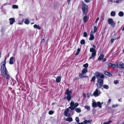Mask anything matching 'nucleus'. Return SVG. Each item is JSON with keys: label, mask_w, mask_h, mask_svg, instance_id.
Returning <instances> with one entry per match:
<instances>
[{"label": "nucleus", "mask_w": 124, "mask_h": 124, "mask_svg": "<svg viewBox=\"0 0 124 124\" xmlns=\"http://www.w3.org/2000/svg\"><path fill=\"white\" fill-rule=\"evenodd\" d=\"M7 58L6 57L4 61L1 63V73L3 77L5 78L8 81L10 78V76L8 74V71L6 67V61Z\"/></svg>", "instance_id": "nucleus-1"}, {"label": "nucleus", "mask_w": 124, "mask_h": 124, "mask_svg": "<svg viewBox=\"0 0 124 124\" xmlns=\"http://www.w3.org/2000/svg\"><path fill=\"white\" fill-rule=\"evenodd\" d=\"M88 6L83 2L82 4V10L83 15L87 14L88 10Z\"/></svg>", "instance_id": "nucleus-2"}, {"label": "nucleus", "mask_w": 124, "mask_h": 124, "mask_svg": "<svg viewBox=\"0 0 124 124\" xmlns=\"http://www.w3.org/2000/svg\"><path fill=\"white\" fill-rule=\"evenodd\" d=\"M98 80L97 82L96 85L99 88H101L103 85V79H100Z\"/></svg>", "instance_id": "nucleus-3"}, {"label": "nucleus", "mask_w": 124, "mask_h": 124, "mask_svg": "<svg viewBox=\"0 0 124 124\" xmlns=\"http://www.w3.org/2000/svg\"><path fill=\"white\" fill-rule=\"evenodd\" d=\"M95 75L97 80L103 79L104 77L103 75L99 72H96Z\"/></svg>", "instance_id": "nucleus-4"}, {"label": "nucleus", "mask_w": 124, "mask_h": 124, "mask_svg": "<svg viewBox=\"0 0 124 124\" xmlns=\"http://www.w3.org/2000/svg\"><path fill=\"white\" fill-rule=\"evenodd\" d=\"M101 93V92L99 89H96L93 93V95L94 97H96L99 96Z\"/></svg>", "instance_id": "nucleus-5"}, {"label": "nucleus", "mask_w": 124, "mask_h": 124, "mask_svg": "<svg viewBox=\"0 0 124 124\" xmlns=\"http://www.w3.org/2000/svg\"><path fill=\"white\" fill-rule=\"evenodd\" d=\"M108 23L110 24L111 26L114 27L115 26L116 22L114 21L111 18L108 19Z\"/></svg>", "instance_id": "nucleus-6"}, {"label": "nucleus", "mask_w": 124, "mask_h": 124, "mask_svg": "<svg viewBox=\"0 0 124 124\" xmlns=\"http://www.w3.org/2000/svg\"><path fill=\"white\" fill-rule=\"evenodd\" d=\"M70 111H71L68 108H67L64 111V115L66 116H68V117H70L71 116V115L70 113H68Z\"/></svg>", "instance_id": "nucleus-7"}, {"label": "nucleus", "mask_w": 124, "mask_h": 124, "mask_svg": "<svg viewBox=\"0 0 124 124\" xmlns=\"http://www.w3.org/2000/svg\"><path fill=\"white\" fill-rule=\"evenodd\" d=\"M108 66L109 68H116V64L109 63L108 64Z\"/></svg>", "instance_id": "nucleus-8"}, {"label": "nucleus", "mask_w": 124, "mask_h": 124, "mask_svg": "<svg viewBox=\"0 0 124 124\" xmlns=\"http://www.w3.org/2000/svg\"><path fill=\"white\" fill-rule=\"evenodd\" d=\"M15 61L14 57H11L9 59V63L10 64H12L14 63Z\"/></svg>", "instance_id": "nucleus-9"}, {"label": "nucleus", "mask_w": 124, "mask_h": 124, "mask_svg": "<svg viewBox=\"0 0 124 124\" xmlns=\"http://www.w3.org/2000/svg\"><path fill=\"white\" fill-rule=\"evenodd\" d=\"M90 37L89 39V40H93L94 39V37L92 31H91V32L90 34Z\"/></svg>", "instance_id": "nucleus-10"}, {"label": "nucleus", "mask_w": 124, "mask_h": 124, "mask_svg": "<svg viewBox=\"0 0 124 124\" xmlns=\"http://www.w3.org/2000/svg\"><path fill=\"white\" fill-rule=\"evenodd\" d=\"M10 21V24L11 25L13 24L15 22V20L14 18H11L9 19Z\"/></svg>", "instance_id": "nucleus-11"}, {"label": "nucleus", "mask_w": 124, "mask_h": 124, "mask_svg": "<svg viewBox=\"0 0 124 124\" xmlns=\"http://www.w3.org/2000/svg\"><path fill=\"white\" fill-rule=\"evenodd\" d=\"M71 93V91L69 90L68 89H67L66 90V91L65 92V94H66L67 95H70Z\"/></svg>", "instance_id": "nucleus-12"}, {"label": "nucleus", "mask_w": 124, "mask_h": 124, "mask_svg": "<svg viewBox=\"0 0 124 124\" xmlns=\"http://www.w3.org/2000/svg\"><path fill=\"white\" fill-rule=\"evenodd\" d=\"M90 51L91 52H92V53H95L96 54V51L95 49L93 48H91L90 49Z\"/></svg>", "instance_id": "nucleus-13"}, {"label": "nucleus", "mask_w": 124, "mask_h": 124, "mask_svg": "<svg viewBox=\"0 0 124 124\" xmlns=\"http://www.w3.org/2000/svg\"><path fill=\"white\" fill-rule=\"evenodd\" d=\"M71 98V95H67L66 97H65L64 98V99H67L68 101H70Z\"/></svg>", "instance_id": "nucleus-14"}, {"label": "nucleus", "mask_w": 124, "mask_h": 124, "mask_svg": "<svg viewBox=\"0 0 124 124\" xmlns=\"http://www.w3.org/2000/svg\"><path fill=\"white\" fill-rule=\"evenodd\" d=\"M61 77L60 76H58L56 78V81L58 83L60 82L61 81Z\"/></svg>", "instance_id": "nucleus-15"}, {"label": "nucleus", "mask_w": 124, "mask_h": 124, "mask_svg": "<svg viewBox=\"0 0 124 124\" xmlns=\"http://www.w3.org/2000/svg\"><path fill=\"white\" fill-rule=\"evenodd\" d=\"M64 119L66 121H68L69 122H71L73 121L72 118L70 117H68V118H66L65 119Z\"/></svg>", "instance_id": "nucleus-16"}, {"label": "nucleus", "mask_w": 124, "mask_h": 124, "mask_svg": "<svg viewBox=\"0 0 124 124\" xmlns=\"http://www.w3.org/2000/svg\"><path fill=\"white\" fill-rule=\"evenodd\" d=\"M96 54L95 53H92L91 54V56L90 57L89 59V60H90L92 59H93L95 57Z\"/></svg>", "instance_id": "nucleus-17"}, {"label": "nucleus", "mask_w": 124, "mask_h": 124, "mask_svg": "<svg viewBox=\"0 0 124 124\" xmlns=\"http://www.w3.org/2000/svg\"><path fill=\"white\" fill-rule=\"evenodd\" d=\"M87 72V68H85L82 71V73L83 74H85Z\"/></svg>", "instance_id": "nucleus-18"}, {"label": "nucleus", "mask_w": 124, "mask_h": 124, "mask_svg": "<svg viewBox=\"0 0 124 124\" xmlns=\"http://www.w3.org/2000/svg\"><path fill=\"white\" fill-rule=\"evenodd\" d=\"M103 102L101 103L99 101L98 102H97V105L98 107L100 108H101L102 107L101 105L102 104Z\"/></svg>", "instance_id": "nucleus-19"}, {"label": "nucleus", "mask_w": 124, "mask_h": 124, "mask_svg": "<svg viewBox=\"0 0 124 124\" xmlns=\"http://www.w3.org/2000/svg\"><path fill=\"white\" fill-rule=\"evenodd\" d=\"M33 27L35 28H37L38 29H40L41 27H40L39 25H37L36 24H35L33 26Z\"/></svg>", "instance_id": "nucleus-20"}, {"label": "nucleus", "mask_w": 124, "mask_h": 124, "mask_svg": "<svg viewBox=\"0 0 124 124\" xmlns=\"http://www.w3.org/2000/svg\"><path fill=\"white\" fill-rule=\"evenodd\" d=\"M104 73L105 75H108L109 77H110L111 75V73L106 71H104Z\"/></svg>", "instance_id": "nucleus-21"}, {"label": "nucleus", "mask_w": 124, "mask_h": 124, "mask_svg": "<svg viewBox=\"0 0 124 124\" xmlns=\"http://www.w3.org/2000/svg\"><path fill=\"white\" fill-rule=\"evenodd\" d=\"M94 102L93 101V102L92 103V106L93 107H96L97 106V103H96L95 101H94Z\"/></svg>", "instance_id": "nucleus-22"}, {"label": "nucleus", "mask_w": 124, "mask_h": 124, "mask_svg": "<svg viewBox=\"0 0 124 124\" xmlns=\"http://www.w3.org/2000/svg\"><path fill=\"white\" fill-rule=\"evenodd\" d=\"M92 121V120L91 119H89L88 120H86L85 121V124H86L87 123H91Z\"/></svg>", "instance_id": "nucleus-23"}, {"label": "nucleus", "mask_w": 124, "mask_h": 124, "mask_svg": "<svg viewBox=\"0 0 124 124\" xmlns=\"http://www.w3.org/2000/svg\"><path fill=\"white\" fill-rule=\"evenodd\" d=\"M88 18L87 16H85L83 18V19L84 22H86L87 21Z\"/></svg>", "instance_id": "nucleus-24"}, {"label": "nucleus", "mask_w": 124, "mask_h": 124, "mask_svg": "<svg viewBox=\"0 0 124 124\" xmlns=\"http://www.w3.org/2000/svg\"><path fill=\"white\" fill-rule=\"evenodd\" d=\"M118 15L119 16L122 17L124 16V14L123 12L120 11L119 12Z\"/></svg>", "instance_id": "nucleus-25"}, {"label": "nucleus", "mask_w": 124, "mask_h": 124, "mask_svg": "<svg viewBox=\"0 0 124 124\" xmlns=\"http://www.w3.org/2000/svg\"><path fill=\"white\" fill-rule=\"evenodd\" d=\"M121 63H117L116 64V68H121Z\"/></svg>", "instance_id": "nucleus-26"}, {"label": "nucleus", "mask_w": 124, "mask_h": 124, "mask_svg": "<svg viewBox=\"0 0 124 124\" xmlns=\"http://www.w3.org/2000/svg\"><path fill=\"white\" fill-rule=\"evenodd\" d=\"M80 49L79 48H78L77 49V52H76V53L75 54V55H78L79 54V53L80 52Z\"/></svg>", "instance_id": "nucleus-27"}, {"label": "nucleus", "mask_w": 124, "mask_h": 124, "mask_svg": "<svg viewBox=\"0 0 124 124\" xmlns=\"http://www.w3.org/2000/svg\"><path fill=\"white\" fill-rule=\"evenodd\" d=\"M110 15L112 16H114L115 15V12L114 11H112L110 13Z\"/></svg>", "instance_id": "nucleus-28"}, {"label": "nucleus", "mask_w": 124, "mask_h": 124, "mask_svg": "<svg viewBox=\"0 0 124 124\" xmlns=\"http://www.w3.org/2000/svg\"><path fill=\"white\" fill-rule=\"evenodd\" d=\"M104 57V55H103V54L99 56L98 58V59H99V60H101L102 59H103V58Z\"/></svg>", "instance_id": "nucleus-29"}, {"label": "nucleus", "mask_w": 124, "mask_h": 124, "mask_svg": "<svg viewBox=\"0 0 124 124\" xmlns=\"http://www.w3.org/2000/svg\"><path fill=\"white\" fill-rule=\"evenodd\" d=\"M75 111L78 113H79L81 111V110L80 109L78 108H76L75 109Z\"/></svg>", "instance_id": "nucleus-30"}, {"label": "nucleus", "mask_w": 124, "mask_h": 124, "mask_svg": "<svg viewBox=\"0 0 124 124\" xmlns=\"http://www.w3.org/2000/svg\"><path fill=\"white\" fill-rule=\"evenodd\" d=\"M82 73H80L79 74V76L80 77L82 78L83 77H87V76H84Z\"/></svg>", "instance_id": "nucleus-31"}, {"label": "nucleus", "mask_w": 124, "mask_h": 124, "mask_svg": "<svg viewBox=\"0 0 124 124\" xmlns=\"http://www.w3.org/2000/svg\"><path fill=\"white\" fill-rule=\"evenodd\" d=\"M30 21L28 19H26L25 20V21L24 22V23L26 24H28L29 23Z\"/></svg>", "instance_id": "nucleus-32"}, {"label": "nucleus", "mask_w": 124, "mask_h": 124, "mask_svg": "<svg viewBox=\"0 0 124 124\" xmlns=\"http://www.w3.org/2000/svg\"><path fill=\"white\" fill-rule=\"evenodd\" d=\"M103 88L105 89H108L109 88V86L108 85H103Z\"/></svg>", "instance_id": "nucleus-33"}, {"label": "nucleus", "mask_w": 124, "mask_h": 124, "mask_svg": "<svg viewBox=\"0 0 124 124\" xmlns=\"http://www.w3.org/2000/svg\"><path fill=\"white\" fill-rule=\"evenodd\" d=\"M97 30V28L96 26H95L94 27V30H93V32L94 33H95V32Z\"/></svg>", "instance_id": "nucleus-34"}, {"label": "nucleus", "mask_w": 124, "mask_h": 124, "mask_svg": "<svg viewBox=\"0 0 124 124\" xmlns=\"http://www.w3.org/2000/svg\"><path fill=\"white\" fill-rule=\"evenodd\" d=\"M112 121L111 120L107 122L104 123L103 124H109L110 123H111Z\"/></svg>", "instance_id": "nucleus-35"}, {"label": "nucleus", "mask_w": 124, "mask_h": 124, "mask_svg": "<svg viewBox=\"0 0 124 124\" xmlns=\"http://www.w3.org/2000/svg\"><path fill=\"white\" fill-rule=\"evenodd\" d=\"M12 8L14 9L18 8V6L16 5H14L12 6Z\"/></svg>", "instance_id": "nucleus-36"}, {"label": "nucleus", "mask_w": 124, "mask_h": 124, "mask_svg": "<svg viewBox=\"0 0 124 124\" xmlns=\"http://www.w3.org/2000/svg\"><path fill=\"white\" fill-rule=\"evenodd\" d=\"M80 43L81 44H84L85 43V41L84 39H82L80 41Z\"/></svg>", "instance_id": "nucleus-37"}, {"label": "nucleus", "mask_w": 124, "mask_h": 124, "mask_svg": "<svg viewBox=\"0 0 124 124\" xmlns=\"http://www.w3.org/2000/svg\"><path fill=\"white\" fill-rule=\"evenodd\" d=\"M85 108L87 109L88 110H90V108L89 106H85Z\"/></svg>", "instance_id": "nucleus-38"}, {"label": "nucleus", "mask_w": 124, "mask_h": 124, "mask_svg": "<svg viewBox=\"0 0 124 124\" xmlns=\"http://www.w3.org/2000/svg\"><path fill=\"white\" fill-rule=\"evenodd\" d=\"M96 77L94 76L92 78V79L91 80V81H92L93 82L94 81Z\"/></svg>", "instance_id": "nucleus-39"}, {"label": "nucleus", "mask_w": 124, "mask_h": 124, "mask_svg": "<svg viewBox=\"0 0 124 124\" xmlns=\"http://www.w3.org/2000/svg\"><path fill=\"white\" fill-rule=\"evenodd\" d=\"M69 108L71 110H74L75 108V107H74L71 106L69 107Z\"/></svg>", "instance_id": "nucleus-40"}, {"label": "nucleus", "mask_w": 124, "mask_h": 124, "mask_svg": "<svg viewBox=\"0 0 124 124\" xmlns=\"http://www.w3.org/2000/svg\"><path fill=\"white\" fill-rule=\"evenodd\" d=\"M70 106H71L74 107V103L73 102H70Z\"/></svg>", "instance_id": "nucleus-41"}, {"label": "nucleus", "mask_w": 124, "mask_h": 124, "mask_svg": "<svg viewBox=\"0 0 124 124\" xmlns=\"http://www.w3.org/2000/svg\"><path fill=\"white\" fill-rule=\"evenodd\" d=\"M83 66L85 67V68H87L88 66V64L87 63L83 65Z\"/></svg>", "instance_id": "nucleus-42"}, {"label": "nucleus", "mask_w": 124, "mask_h": 124, "mask_svg": "<svg viewBox=\"0 0 124 124\" xmlns=\"http://www.w3.org/2000/svg\"><path fill=\"white\" fill-rule=\"evenodd\" d=\"M76 121L78 123H79V119L78 117H77L76 118Z\"/></svg>", "instance_id": "nucleus-43"}, {"label": "nucleus", "mask_w": 124, "mask_h": 124, "mask_svg": "<svg viewBox=\"0 0 124 124\" xmlns=\"http://www.w3.org/2000/svg\"><path fill=\"white\" fill-rule=\"evenodd\" d=\"M53 111L52 110H50L49 112V114L50 115L53 114Z\"/></svg>", "instance_id": "nucleus-44"}, {"label": "nucleus", "mask_w": 124, "mask_h": 124, "mask_svg": "<svg viewBox=\"0 0 124 124\" xmlns=\"http://www.w3.org/2000/svg\"><path fill=\"white\" fill-rule=\"evenodd\" d=\"M120 68L124 69V64L123 63H121V65Z\"/></svg>", "instance_id": "nucleus-45"}, {"label": "nucleus", "mask_w": 124, "mask_h": 124, "mask_svg": "<svg viewBox=\"0 0 124 124\" xmlns=\"http://www.w3.org/2000/svg\"><path fill=\"white\" fill-rule=\"evenodd\" d=\"M78 103H76L75 104H74V107L75 108H76L77 106H78Z\"/></svg>", "instance_id": "nucleus-46"}, {"label": "nucleus", "mask_w": 124, "mask_h": 124, "mask_svg": "<svg viewBox=\"0 0 124 124\" xmlns=\"http://www.w3.org/2000/svg\"><path fill=\"white\" fill-rule=\"evenodd\" d=\"M87 36V33L86 32H85L84 33L83 36L85 37H86Z\"/></svg>", "instance_id": "nucleus-47"}, {"label": "nucleus", "mask_w": 124, "mask_h": 124, "mask_svg": "<svg viewBox=\"0 0 124 124\" xmlns=\"http://www.w3.org/2000/svg\"><path fill=\"white\" fill-rule=\"evenodd\" d=\"M111 100V99H108V105L109 104H110Z\"/></svg>", "instance_id": "nucleus-48"}, {"label": "nucleus", "mask_w": 124, "mask_h": 124, "mask_svg": "<svg viewBox=\"0 0 124 124\" xmlns=\"http://www.w3.org/2000/svg\"><path fill=\"white\" fill-rule=\"evenodd\" d=\"M119 82L118 80H115L114 82V84H116L118 83Z\"/></svg>", "instance_id": "nucleus-49"}, {"label": "nucleus", "mask_w": 124, "mask_h": 124, "mask_svg": "<svg viewBox=\"0 0 124 124\" xmlns=\"http://www.w3.org/2000/svg\"><path fill=\"white\" fill-rule=\"evenodd\" d=\"M78 124H85V121H83L82 123H79Z\"/></svg>", "instance_id": "nucleus-50"}, {"label": "nucleus", "mask_w": 124, "mask_h": 124, "mask_svg": "<svg viewBox=\"0 0 124 124\" xmlns=\"http://www.w3.org/2000/svg\"><path fill=\"white\" fill-rule=\"evenodd\" d=\"M118 105L117 104L113 105L112 106V107L113 108H114L115 107L117 106Z\"/></svg>", "instance_id": "nucleus-51"}, {"label": "nucleus", "mask_w": 124, "mask_h": 124, "mask_svg": "<svg viewBox=\"0 0 124 124\" xmlns=\"http://www.w3.org/2000/svg\"><path fill=\"white\" fill-rule=\"evenodd\" d=\"M114 39H111V43H113L114 40Z\"/></svg>", "instance_id": "nucleus-52"}, {"label": "nucleus", "mask_w": 124, "mask_h": 124, "mask_svg": "<svg viewBox=\"0 0 124 124\" xmlns=\"http://www.w3.org/2000/svg\"><path fill=\"white\" fill-rule=\"evenodd\" d=\"M99 20V17L96 20V21L95 22V23H96L97 22V21L98 20Z\"/></svg>", "instance_id": "nucleus-53"}, {"label": "nucleus", "mask_w": 124, "mask_h": 124, "mask_svg": "<svg viewBox=\"0 0 124 124\" xmlns=\"http://www.w3.org/2000/svg\"><path fill=\"white\" fill-rule=\"evenodd\" d=\"M106 58H104L103 59H102V61L103 62H105L106 61Z\"/></svg>", "instance_id": "nucleus-54"}, {"label": "nucleus", "mask_w": 124, "mask_h": 124, "mask_svg": "<svg viewBox=\"0 0 124 124\" xmlns=\"http://www.w3.org/2000/svg\"><path fill=\"white\" fill-rule=\"evenodd\" d=\"M85 0V1L86 2H89L90 1V0Z\"/></svg>", "instance_id": "nucleus-55"}, {"label": "nucleus", "mask_w": 124, "mask_h": 124, "mask_svg": "<svg viewBox=\"0 0 124 124\" xmlns=\"http://www.w3.org/2000/svg\"><path fill=\"white\" fill-rule=\"evenodd\" d=\"M45 41V40L44 39H42V40H41V42H44Z\"/></svg>", "instance_id": "nucleus-56"}, {"label": "nucleus", "mask_w": 124, "mask_h": 124, "mask_svg": "<svg viewBox=\"0 0 124 124\" xmlns=\"http://www.w3.org/2000/svg\"><path fill=\"white\" fill-rule=\"evenodd\" d=\"M108 1L109 2H112L113 1L112 0H108Z\"/></svg>", "instance_id": "nucleus-57"}, {"label": "nucleus", "mask_w": 124, "mask_h": 124, "mask_svg": "<svg viewBox=\"0 0 124 124\" xmlns=\"http://www.w3.org/2000/svg\"><path fill=\"white\" fill-rule=\"evenodd\" d=\"M71 0H68V4H69V2Z\"/></svg>", "instance_id": "nucleus-58"}, {"label": "nucleus", "mask_w": 124, "mask_h": 124, "mask_svg": "<svg viewBox=\"0 0 124 124\" xmlns=\"http://www.w3.org/2000/svg\"><path fill=\"white\" fill-rule=\"evenodd\" d=\"M93 47L94 48H96V46H95L94 45H93Z\"/></svg>", "instance_id": "nucleus-59"}, {"label": "nucleus", "mask_w": 124, "mask_h": 124, "mask_svg": "<svg viewBox=\"0 0 124 124\" xmlns=\"http://www.w3.org/2000/svg\"><path fill=\"white\" fill-rule=\"evenodd\" d=\"M55 104V102L53 103L52 104V105H54Z\"/></svg>", "instance_id": "nucleus-60"}, {"label": "nucleus", "mask_w": 124, "mask_h": 124, "mask_svg": "<svg viewBox=\"0 0 124 124\" xmlns=\"http://www.w3.org/2000/svg\"><path fill=\"white\" fill-rule=\"evenodd\" d=\"M122 31H124V27L123 28V29H122Z\"/></svg>", "instance_id": "nucleus-61"}, {"label": "nucleus", "mask_w": 124, "mask_h": 124, "mask_svg": "<svg viewBox=\"0 0 124 124\" xmlns=\"http://www.w3.org/2000/svg\"><path fill=\"white\" fill-rule=\"evenodd\" d=\"M18 24H21V23H19Z\"/></svg>", "instance_id": "nucleus-62"}, {"label": "nucleus", "mask_w": 124, "mask_h": 124, "mask_svg": "<svg viewBox=\"0 0 124 124\" xmlns=\"http://www.w3.org/2000/svg\"><path fill=\"white\" fill-rule=\"evenodd\" d=\"M34 24V23H31V24Z\"/></svg>", "instance_id": "nucleus-63"}, {"label": "nucleus", "mask_w": 124, "mask_h": 124, "mask_svg": "<svg viewBox=\"0 0 124 124\" xmlns=\"http://www.w3.org/2000/svg\"><path fill=\"white\" fill-rule=\"evenodd\" d=\"M23 20H22V22H23Z\"/></svg>", "instance_id": "nucleus-64"}]
</instances>
